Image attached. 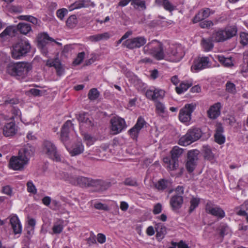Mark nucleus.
<instances>
[{"label": "nucleus", "mask_w": 248, "mask_h": 248, "mask_svg": "<svg viewBox=\"0 0 248 248\" xmlns=\"http://www.w3.org/2000/svg\"><path fill=\"white\" fill-rule=\"evenodd\" d=\"M46 65L49 67H54L56 70L57 74L62 76L64 73V69L58 58L47 60Z\"/></svg>", "instance_id": "21"}, {"label": "nucleus", "mask_w": 248, "mask_h": 248, "mask_svg": "<svg viewBox=\"0 0 248 248\" xmlns=\"http://www.w3.org/2000/svg\"><path fill=\"white\" fill-rule=\"evenodd\" d=\"M63 179L72 185L81 187L96 186L100 184L97 180H93L83 176H76L64 174Z\"/></svg>", "instance_id": "3"}, {"label": "nucleus", "mask_w": 248, "mask_h": 248, "mask_svg": "<svg viewBox=\"0 0 248 248\" xmlns=\"http://www.w3.org/2000/svg\"><path fill=\"white\" fill-rule=\"evenodd\" d=\"M178 160H171L170 163L168 166L167 167L169 168L170 170H174L176 169V168L178 167Z\"/></svg>", "instance_id": "61"}, {"label": "nucleus", "mask_w": 248, "mask_h": 248, "mask_svg": "<svg viewBox=\"0 0 248 248\" xmlns=\"http://www.w3.org/2000/svg\"><path fill=\"white\" fill-rule=\"evenodd\" d=\"M215 139L216 142L219 144L224 143L225 141V138L222 134H215Z\"/></svg>", "instance_id": "55"}, {"label": "nucleus", "mask_w": 248, "mask_h": 248, "mask_svg": "<svg viewBox=\"0 0 248 248\" xmlns=\"http://www.w3.org/2000/svg\"><path fill=\"white\" fill-rule=\"evenodd\" d=\"M10 222L14 233L15 234L21 233L22 230V227L17 216H12L10 218Z\"/></svg>", "instance_id": "22"}, {"label": "nucleus", "mask_w": 248, "mask_h": 248, "mask_svg": "<svg viewBox=\"0 0 248 248\" xmlns=\"http://www.w3.org/2000/svg\"><path fill=\"white\" fill-rule=\"evenodd\" d=\"M221 104L219 102L216 103L211 106L207 111V115L209 118L215 119L220 114Z\"/></svg>", "instance_id": "20"}, {"label": "nucleus", "mask_w": 248, "mask_h": 248, "mask_svg": "<svg viewBox=\"0 0 248 248\" xmlns=\"http://www.w3.org/2000/svg\"><path fill=\"white\" fill-rule=\"evenodd\" d=\"M77 118L81 130L90 129L94 125L93 118L87 113L82 112L80 113Z\"/></svg>", "instance_id": "10"}, {"label": "nucleus", "mask_w": 248, "mask_h": 248, "mask_svg": "<svg viewBox=\"0 0 248 248\" xmlns=\"http://www.w3.org/2000/svg\"><path fill=\"white\" fill-rule=\"evenodd\" d=\"M192 85L191 81H184L182 82L179 86L176 87L175 90L177 93L181 94L186 91L187 89Z\"/></svg>", "instance_id": "26"}, {"label": "nucleus", "mask_w": 248, "mask_h": 248, "mask_svg": "<svg viewBox=\"0 0 248 248\" xmlns=\"http://www.w3.org/2000/svg\"><path fill=\"white\" fill-rule=\"evenodd\" d=\"M27 191L32 194H35L37 193V189L32 181H29L27 183Z\"/></svg>", "instance_id": "46"}, {"label": "nucleus", "mask_w": 248, "mask_h": 248, "mask_svg": "<svg viewBox=\"0 0 248 248\" xmlns=\"http://www.w3.org/2000/svg\"><path fill=\"white\" fill-rule=\"evenodd\" d=\"M170 183L168 180L162 179L158 181L155 184V187L159 190H163L166 188L170 185Z\"/></svg>", "instance_id": "37"}, {"label": "nucleus", "mask_w": 248, "mask_h": 248, "mask_svg": "<svg viewBox=\"0 0 248 248\" xmlns=\"http://www.w3.org/2000/svg\"><path fill=\"white\" fill-rule=\"evenodd\" d=\"M202 15L201 14V13L199 11V13L195 15L193 19V22L194 23H197L200 21L202 20L203 19H205L204 17H202Z\"/></svg>", "instance_id": "64"}, {"label": "nucleus", "mask_w": 248, "mask_h": 248, "mask_svg": "<svg viewBox=\"0 0 248 248\" xmlns=\"http://www.w3.org/2000/svg\"><path fill=\"white\" fill-rule=\"evenodd\" d=\"M2 192L5 194L10 196L12 193V189L10 186H5L2 187Z\"/></svg>", "instance_id": "62"}, {"label": "nucleus", "mask_w": 248, "mask_h": 248, "mask_svg": "<svg viewBox=\"0 0 248 248\" xmlns=\"http://www.w3.org/2000/svg\"><path fill=\"white\" fill-rule=\"evenodd\" d=\"M83 139L88 146L92 145L95 141V139L87 133H83Z\"/></svg>", "instance_id": "44"}, {"label": "nucleus", "mask_w": 248, "mask_h": 248, "mask_svg": "<svg viewBox=\"0 0 248 248\" xmlns=\"http://www.w3.org/2000/svg\"><path fill=\"white\" fill-rule=\"evenodd\" d=\"M94 6V3L90 0H78L69 5L68 6V9L69 11H71L75 9L87 8L90 6L93 7Z\"/></svg>", "instance_id": "18"}, {"label": "nucleus", "mask_w": 248, "mask_h": 248, "mask_svg": "<svg viewBox=\"0 0 248 248\" xmlns=\"http://www.w3.org/2000/svg\"><path fill=\"white\" fill-rule=\"evenodd\" d=\"M131 5L136 9L144 10L146 8L145 2L143 0H133Z\"/></svg>", "instance_id": "36"}, {"label": "nucleus", "mask_w": 248, "mask_h": 248, "mask_svg": "<svg viewBox=\"0 0 248 248\" xmlns=\"http://www.w3.org/2000/svg\"><path fill=\"white\" fill-rule=\"evenodd\" d=\"M18 131V127L14 122H11L5 124L2 128V133L6 137L15 135Z\"/></svg>", "instance_id": "17"}, {"label": "nucleus", "mask_w": 248, "mask_h": 248, "mask_svg": "<svg viewBox=\"0 0 248 248\" xmlns=\"http://www.w3.org/2000/svg\"><path fill=\"white\" fill-rule=\"evenodd\" d=\"M53 233L54 234H60L63 229V222L55 223L52 227Z\"/></svg>", "instance_id": "42"}, {"label": "nucleus", "mask_w": 248, "mask_h": 248, "mask_svg": "<svg viewBox=\"0 0 248 248\" xmlns=\"http://www.w3.org/2000/svg\"><path fill=\"white\" fill-rule=\"evenodd\" d=\"M42 153L56 161H60L61 157L57 151V147L52 142L46 140L42 145Z\"/></svg>", "instance_id": "7"}, {"label": "nucleus", "mask_w": 248, "mask_h": 248, "mask_svg": "<svg viewBox=\"0 0 248 248\" xmlns=\"http://www.w3.org/2000/svg\"><path fill=\"white\" fill-rule=\"evenodd\" d=\"M155 111L157 114L161 115L165 112L166 108L164 104L157 101L155 103Z\"/></svg>", "instance_id": "40"}, {"label": "nucleus", "mask_w": 248, "mask_h": 248, "mask_svg": "<svg viewBox=\"0 0 248 248\" xmlns=\"http://www.w3.org/2000/svg\"><path fill=\"white\" fill-rule=\"evenodd\" d=\"M165 95V92L164 90L155 87L150 88L145 93L146 97L153 101L163 99Z\"/></svg>", "instance_id": "13"}, {"label": "nucleus", "mask_w": 248, "mask_h": 248, "mask_svg": "<svg viewBox=\"0 0 248 248\" xmlns=\"http://www.w3.org/2000/svg\"><path fill=\"white\" fill-rule=\"evenodd\" d=\"M196 107L195 103L187 104L180 109L179 114V120L183 123H188L191 119V114Z\"/></svg>", "instance_id": "9"}, {"label": "nucleus", "mask_w": 248, "mask_h": 248, "mask_svg": "<svg viewBox=\"0 0 248 248\" xmlns=\"http://www.w3.org/2000/svg\"><path fill=\"white\" fill-rule=\"evenodd\" d=\"M27 160L24 159L18 155L16 156H12L9 161L10 167L14 170H20L28 164Z\"/></svg>", "instance_id": "15"}, {"label": "nucleus", "mask_w": 248, "mask_h": 248, "mask_svg": "<svg viewBox=\"0 0 248 248\" xmlns=\"http://www.w3.org/2000/svg\"><path fill=\"white\" fill-rule=\"evenodd\" d=\"M183 153V149L178 146H174L171 150L170 153L171 159L178 160V158Z\"/></svg>", "instance_id": "31"}, {"label": "nucleus", "mask_w": 248, "mask_h": 248, "mask_svg": "<svg viewBox=\"0 0 248 248\" xmlns=\"http://www.w3.org/2000/svg\"><path fill=\"white\" fill-rule=\"evenodd\" d=\"M67 13L68 10L66 9H60L57 11V16L60 19L62 20Z\"/></svg>", "instance_id": "53"}, {"label": "nucleus", "mask_w": 248, "mask_h": 248, "mask_svg": "<svg viewBox=\"0 0 248 248\" xmlns=\"http://www.w3.org/2000/svg\"><path fill=\"white\" fill-rule=\"evenodd\" d=\"M155 230L157 237L160 239H162L167 233L166 228L161 223L156 225Z\"/></svg>", "instance_id": "29"}, {"label": "nucleus", "mask_w": 248, "mask_h": 248, "mask_svg": "<svg viewBox=\"0 0 248 248\" xmlns=\"http://www.w3.org/2000/svg\"><path fill=\"white\" fill-rule=\"evenodd\" d=\"M162 5L164 9L170 12H171L175 9L174 6L169 0H163Z\"/></svg>", "instance_id": "45"}, {"label": "nucleus", "mask_w": 248, "mask_h": 248, "mask_svg": "<svg viewBox=\"0 0 248 248\" xmlns=\"http://www.w3.org/2000/svg\"><path fill=\"white\" fill-rule=\"evenodd\" d=\"M12 112L13 114L11 117L12 119H15L17 118L21 119V112L18 108H14L12 110Z\"/></svg>", "instance_id": "56"}, {"label": "nucleus", "mask_w": 248, "mask_h": 248, "mask_svg": "<svg viewBox=\"0 0 248 248\" xmlns=\"http://www.w3.org/2000/svg\"><path fill=\"white\" fill-rule=\"evenodd\" d=\"M48 41H54V39L50 37L46 33L41 34L38 38V41L40 43L46 44Z\"/></svg>", "instance_id": "43"}, {"label": "nucleus", "mask_w": 248, "mask_h": 248, "mask_svg": "<svg viewBox=\"0 0 248 248\" xmlns=\"http://www.w3.org/2000/svg\"><path fill=\"white\" fill-rule=\"evenodd\" d=\"M164 53V59L172 62H179L185 54L181 46L174 45L170 46Z\"/></svg>", "instance_id": "6"}, {"label": "nucleus", "mask_w": 248, "mask_h": 248, "mask_svg": "<svg viewBox=\"0 0 248 248\" xmlns=\"http://www.w3.org/2000/svg\"><path fill=\"white\" fill-rule=\"evenodd\" d=\"M183 199L180 195H174L170 200V204L173 210L179 209L182 205Z\"/></svg>", "instance_id": "24"}, {"label": "nucleus", "mask_w": 248, "mask_h": 248, "mask_svg": "<svg viewBox=\"0 0 248 248\" xmlns=\"http://www.w3.org/2000/svg\"><path fill=\"white\" fill-rule=\"evenodd\" d=\"M110 37L108 32L97 34L89 36V39L92 42H98L101 40H107Z\"/></svg>", "instance_id": "28"}, {"label": "nucleus", "mask_w": 248, "mask_h": 248, "mask_svg": "<svg viewBox=\"0 0 248 248\" xmlns=\"http://www.w3.org/2000/svg\"><path fill=\"white\" fill-rule=\"evenodd\" d=\"M237 30L235 26H228L224 29L215 31L211 36L212 40L216 42H222L235 36Z\"/></svg>", "instance_id": "4"}, {"label": "nucleus", "mask_w": 248, "mask_h": 248, "mask_svg": "<svg viewBox=\"0 0 248 248\" xmlns=\"http://www.w3.org/2000/svg\"><path fill=\"white\" fill-rule=\"evenodd\" d=\"M17 28L21 33L24 34H27L31 30L30 25L25 23H19L17 26Z\"/></svg>", "instance_id": "30"}, {"label": "nucleus", "mask_w": 248, "mask_h": 248, "mask_svg": "<svg viewBox=\"0 0 248 248\" xmlns=\"http://www.w3.org/2000/svg\"><path fill=\"white\" fill-rule=\"evenodd\" d=\"M146 122L144 120V118L142 117H139L137 120V123L134 125V126L140 130L143 127L144 125L145 124Z\"/></svg>", "instance_id": "49"}, {"label": "nucleus", "mask_w": 248, "mask_h": 248, "mask_svg": "<svg viewBox=\"0 0 248 248\" xmlns=\"http://www.w3.org/2000/svg\"><path fill=\"white\" fill-rule=\"evenodd\" d=\"M16 29L13 26L7 27L0 34V38H4L7 35L14 36L15 34Z\"/></svg>", "instance_id": "34"}, {"label": "nucleus", "mask_w": 248, "mask_h": 248, "mask_svg": "<svg viewBox=\"0 0 248 248\" xmlns=\"http://www.w3.org/2000/svg\"><path fill=\"white\" fill-rule=\"evenodd\" d=\"M226 90L232 93H235L236 90L235 85L232 82L228 81L226 84Z\"/></svg>", "instance_id": "50"}, {"label": "nucleus", "mask_w": 248, "mask_h": 248, "mask_svg": "<svg viewBox=\"0 0 248 248\" xmlns=\"http://www.w3.org/2000/svg\"><path fill=\"white\" fill-rule=\"evenodd\" d=\"M100 93L96 88L91 89L88 93V96L91 100H94L99 96Z\"/></svg>", "instance_id": "41"}, {"label": "nucleus", "mask_w": 248, "mask_h": 248, "mask_svg": "<svg viewBox=\"0 0 248 248\" xmlns=\"http://www.w3.org/2000/svg\"><path fill=\"white\" fill-rule=\"evenodd\" d=\"M200 12L202 15V17H204L205 18L208 17L214 13V12L209 8H204Z\"/></svg>", "instance_id": "57"}, {"label": "nucleus", "mask_w": 248, "mask_h": 248, "mask_svg": "<svg viewBox=\"0 0 248 248\" xmlns=\"http://www.w3.org/2000/svg\"><path fill=\"white\" fill-rule=\"evenodd\" d=\"M34 152V147L27 144L19 151L18 155L24 159L27 160V162H29L30 158L33 155Z\"/></svg>", "instance_id": "19"}, {"label": "nucleus", "mask_w": 248, "mask_h": 248, "mask_svg": "<svg viewBox=\"0 0 248 248\" xmlns=\"http://www.w3.org/2000/svg\"><path fill=\"white\" fill-rule=\"evenodd\" d=\"M110 130L113 135H117L126 129L127 125L124 119L118 116L112 117L110 120Z\"/></svg>", "instance_id": "8"}, {"label": "nucleus", "mask_w": 248, "mask_h": 248, "mask_svg": "<svg viewBox=\"0 0 248 248\" xmlns=\"http://www.w3.org/2000/svg\"><path fill=\"white\" fill-rule=\"evenodd\" d=\"M147 42L146 39L143 36H138L126 40L124 45L129 49L140 48L143 46Z\"/></svg>", "instance_id": "12"}, {"label": "nucleus", "mask_w": 248, "mask_h": 248, "mask_svg": "<svg viewBox=\"0 0 248 248\" xmlns=\"http://www.w3.org/2000/svg\"><path fill=\"white\" fill-rule=\"evenodd\" d=\"M201 46L202 49L205 52L211 51L214 47L212 40L210 38H202L201 41Z\"/></svg>", "instance_id": "27"}, {"label": "nucleus", "mask_w": 248, "mask_h": 248, "mask_svg": "<svg viewBox=\"0 0 248 248\" xmlns=\"http://www.w3.org/2000/svg\"><path fill=\"white\" fill-rule=\"evenodd\" d=\"M72 128L73 124L70 120L67 121L63 124L61 131L60 139L64 144L69 140V133Z\"/></svg>", "instance_id": "16"}, {"label": "nucleus", "mask_w": 248, "mask_h": 248, "mask_svg": "<svg viewBox=\"0 0 248 248\" xmlns=\"http://www.w3.org/2000/svg\"><path fill=\"white\" fill-rule=\"evenodd\" d=\"M210 60L208 57H199L195 60L191 66V70L196 72L200 70L209 67Z\"/></svg>", "instance_id": "14"}, {"label": "nucleus", "mask_w": 248, "mask_h": 248, "mask_svg": "<svg viewBox=\"0 0 248 248\" xmlns=\"http://www.w3.org/2000/svg\"><path fill=\"white\" fill-rule=\"evenodd\" d=\"M199 200L197 198H192L190 201L189 212H192L198 205Z\"/></svg>", "instance_id": "54"}, {"label": "nucleus", "mask_w": 248, "mask_h": 248, "mask_svg": "<svg viewBox=\"0 0 248 248\" xmlns=\"http://www.w3.org/2000/svg\"><path fill=\"white\" fill-rule=\"evenodd\" d=\"M124 184L129 186H137V183L136 180L134 178H128L124 181Z\"/></svg>", "instance_id": "58"}, {"label": "nucleus", "mask_w": 248, "mask_h": 248, "mask_svg": "<svg viewBox=\"0 0 248 248\" xmlns=\"http://www.w3.org/2000/svg\"><path fill=\"white\" fill-rule=\"evenodd\" d=\"M197 162L187 159L186 163V168L188 171L192 172L195 168Z\"/></svg>", "instance_id": "47"}, {"label": "nucleus", "mask_w": 248, "mask_h": 248, "mask_svg": "<svg viewBox=\"0 0 248 248\" xmlns=\"http://www.w3.org/2000/svg\"><path fill=\"white\" fill-rule=\"evenodd\" d=\"M140 130L134 126L128 130L129 134L133 139H137Z\"/></svg>", "instance_id": "48"}, {"label": "nucleus", "mask_w": 248, "mask_h": 248, "mask_svg": "<svg viewBox=\"0 0 248 248\" xmlns=\"http://www.w3.org/2000/svg\"><path fill=\"white\" fill-rule=\"evenodd\" d=\"M31 69V64L28 62H10L7 65L6 71L8 74L22 79L27 77Z\"/></svg>", "instance_id": "1"}, {"label": "nucleus", "mask_w": 248, "mask_h": 248, "mask_svg": "<svg viewBox=\"0 0 248 248\" xmlns=\"http://www.w3.org/2000/svg\"><path fill=\"white\" fill-rule=\"evenodd\" d=\"M203 153L204 157L206 159L209 160H213L214 159V154L212 153V150L209 146L204 145L203 146Z\"/></svg>", "instance_id": "32"}, {"label": "nucleus", "mask_w": 248, "mask_h": 248, "mask_svg": "<svg viewBox=\"0 0 248 248\" xmlns=\"http://www.w3.org/2000/svg\"><path fill=\"white\" fill-rule=\"evenodd\" d=\"M78 23L77 17L75 15L70 16L66 20V25L70 28H74Z\"/></svg>", "instance_id": "39"}, {"label": "nucleus", "mask_w": 248, "mask_h": 248, "mask_svg": "<svg viewBox=\"0 0 248 248\" xmlns=\"http://www.w3.org/2000/svg\"><path fill=\"white\" fill-rule=\"evenodd\" d=\"M205 210L208 214L217 217L218 219H221L225 216V212L221 207L210 202L206 203Z\"/></svg>", "instance_id": "11"}, {"label": "nucleus", "mask_w": 248, "mask_h": 248, "mask_svg": "<svg viewBox=\"0 0 248 248\" xmlns=\"http://www.w3.org/2000/svg\"><path fill=\"white\" fill-rule=\"evenodd\" d=\"M241 43L243 45L248 44V33L242 32L240 34Z\"/></svg>", "instance_id": "60"}, {"label": "nucleus", "mask_w": 248, "mask_h": 248, "mask_svg": "<svg viewBox=\"0 0 248 248\" xmlns=\"http://www.w3.org/2000/svg\"><path fill=\"white\" fill-rule=\"evenodd\" d=\"M217 60L224 66L230 67L233 65V62L231 57L225 58L223 55H218L217 56Z\"/></svg>", "instance_id": "33"}, {"label": "nucleus", "mask_w": 248, "mask_h": 248, "mask_svg": "<svg viewBox=\"0 0 248 248\" xmlns=\"http://www.w3.org/2000/svg\"><path fill=\"white\" fill-rule=\"evenodd\" d=\"M186 133L193 142L198 140L202 135L201 130L198 128H193L189 129Z\"/></svg>", "instance_id": "25"}, {"label": "nucleus", "mask_w": 248, "mask_h": 248, "mask_svg": "<svg viewBox=\"0 0 248 248\" xmlns=\"http://www.w3.org/2000/svg\"><path fill=\"white\" fill-rule=\"evenodd\" d=\"M214 25L213 22L211 20H204L200 23V26L202 28H207L213 26Z\"/></svg>", "instance_id": "59"}, {"label": "nucleus", "mask_w": 248, "mask_h": 248, "mask_svg": "<svg viewBox=\"0 0 248 248\" xmlns=\"http://www.w3.org/2000/svg\"><path fill=\"white\" fill-rule=\"evenodd\" d=\"M162 211V205L158 203L155 205L153 212L154 214L156 215L160 213Z\"/></svg>", "instance_id": "63"}, {"label": "nucleus", "mask_w": 248, "mask_h": 248, "mask_svg": "<svg viewBox=\"0 0 248 248\" xmlns=\"http://www.w3.org/2000/svg\"><path fill=\"white\" fill-rule=\"evenodd\" d=\"M145 54L151 55L157 60L165 59L162 44L156 40H153L145 45L143 48Z\"/></svg>", "instance_id": "2"}, {"label": "nucleus", "mask_w": 248, "mask_h": 248, "mask_svg": "<svg viewBox=\"0 0 248 248\" xmlns=\"http://www.w3.org/2000/svg\"><path fill=\"white\" fill-rule=\"evenodd\" d=\"M199 153V151L197 149L189 151L187 153V159L197 162Z\"/></svg>", "instance_id": "38"}, {"label": "nucleus", "mask_w": 248, "mask_h": 248, "mask_svg": "<svg viewBox=\"0 0 248 248\" xmlns=\"http://www.w3.org/2000/svg\"><path fill=\"white\" fill-rule=\"evenodd\" d=\"M219 230L220 236L224 237V236L228 233L229 227L226 224H222L220 225Z\"/></svg>", "instance_id": "51"}, {"label": "nucleus", "mask_w": 248, "mask_h": 248, "mask_svg": "<svg viewBox=\"0 0 248 248\" xmlns=\"http://www.w3.org/2000/svg\"><path fill=\"white\" fill-rule=\"evenodd\" d=\"M67 150L72 156H76L83 152L84 147L81 142H78L73 144L71 148L67 149Z\"/></svg>", "instance_id": "23"}, {"label": "nucleus", "mask_w": 248, "mask_h": 248, "mask_svg": "<svg viewBox=\"0 0 248 248\" xmlns=\"http://www.w3.org/2000/svg\"><path fill=\"white\" fill-rule=\"evenodd\" d=\"M31 48L28 39L23 38L13 46L12 56L14 59H20L30 51Z\"/></svg>", "instance_id": "5"}, {"label": "nucleus", "mask_w": 248, "mask_h": 248, "mask_svg": "<svg viewBox=\"0 0 248 248\" xmlns=\"http://www.w3.org/2000/svg\"><path fill=\"white\" fill-rule=\"evenodd\" d=\"M193 143L191 139L186 133L184 136H182L179 140L178 144L181 146H186Z\"/></svg>", "instance_id": "35"}, {"label": "nucleus", "mask_w": 248, "mask_h": 248, "mask_svg": "<svg viewBox=\"0 0 248 248\" xmlns=\"http://www.w3.org/2000/svg\"><path fill=\"white\" fill-rule=\"evenodd\" d=\"M85 57V53L84 52H81L79 53L76 58V59L73 62V64L75 65H78L81 63L82 61L83 60Z\"/></svg>", "instance_id": "52"}]
</instances>
